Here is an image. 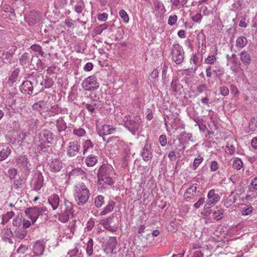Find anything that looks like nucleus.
<instances>
[{"label": "nucleus", "mask_w": 257, "mask_h": 257, "mask_svg": "<svg viewBox=\"0 0 257 257\" xmlns=\"http://www.w3.org/2000/svg\"><path fill=\"white\" fill-rule=\"evenodd\" d=\"M90 196L89 190L83 183L75 187L74 197L78 205H83L87 202Z\"/></svg>", "instance_id": "1"}, {"label": "nucleus", "mask_w": 257, "mask_h": 257, "mask_svg": "<svg viewBox=\"0 0 257 257\" xmlns=\"http://www.w3.org/2000/svg\"><path fill=\"white\" fill-rule=\"evenodd\" d=\"M124 126L133 135H135L138 132L142 123V119L139 115H126L124 117Z\"/></svg>", "instance_id": "2"}, {"label": "nucleus", "mask_w": 257, "mask_h": 257, "mask_svg": "<svg viewBox=\"0 0 257 257\" xmlns=\"http://www.w3.org/2000/svg\"><path fill=\"white\" fill-rule=\"evenodd\" d=\"M61 212L58 214V219L63 223L67 222L69 218L73 215V204L67 200H65L60 206Z\"/></svg>", "instance_id": "3"}, {"label": "nucleus", "mask_w": 257, "mask_h": 257, "mask_svg": "<svg viewBox=\"0 0 257 257\" xmlns=\"http://www.w3.org/2000/svg\"><path fill=\"white\" fill-rule=\"evenodd\" d=\"M184 51L178 43L172 45L171 51V59L176 64H182L184 60Z\"/></svg>", "instance_id": "4"}, {"label": "nucleus", "mask_w": 257, "mask_h": 257, "mask_svg": "<svg viewBox=\"0 0 257 257\" xmlns=\"http://www.w3.org/2000/svg\"><path fill=\"white\" fill-rule=\"evenodd\" d=\"M81 85L83 89L89 91L96 90L99 86V83L94 76H90L85 79L83 81Z\"/></svg>", "instance_id": "5"}, {"label": "nucleus", "mask_w": 257, "mask_h": 257, "mask_svg": "<svg viewBox=\"0 0 257 257\" xmlns=\"http://www.w3.org/2000/svg\"><path fill=\"white\" fill-rule=\"evenodd\" d=\"M45 211V208L43 207H30L25 210V213L31 220L32 223H35L38 217L43 212Z\"/></svg>", "instance_id": "6"}, {"label": "nucleus", "mask_w": 257, "mask_h": 257, "mask_svg": "<svg viewBox=\"0 0 257 257\" xmlns=\"http://www.w3.org/2000/svg\"><path fill=\"white\" fill-rule=\"evenodd\" d=\"M220 198L221 197L217 193V191L211 189L207 194V199L205 207L208 208L213 206L219 201Z\"/></svg>", "instance_id": "7"}, {"label": "nucleus", "mask_w": 257, "mask_h": 257, "mask_svg": "<svg viewBox=\"0 0 257 257\" xmlns=\"http://www.w3.org/2000/svg\"><path fill=\"white\" fill-rule=\"evenodd\" d=\"M40 17L38 12L33 10L25 16V20L29 26H32L39 22Z\"/></svg>", "instance_id": "8"}, {"label": "nucleus", "mask_w": 257, "mask_h": 257, "mask_svg": "<svg viewBox=\"0 0 257 257\" xmlns=\"http://www.w3.org/2000/svg\"><path fill=\"white\" fill-rule=\"evenodd\" d=\"M80 148L81 146L78 142H70L67 148V155L69 157L75 156L79 152Z\"/></svg>", "instance_id": "9"}, {"label": "nucleus", "mask_w": 257, "mask_h": 257, "mask_svg": "<svg viewBox=\"0 0 257 257\" xmlns=\"http://www.w3.org/2000/svg\"><path fill=\"white\" fill-rule=\"evenodd\" d=\"M141 155L144 161H151L153 158V149L150 144L146 142L144 147L142 149Z\"/></svg>", "instance_id": "10"}, {"label": "nucleus", "mask_w": 257, "mask_h": 257, "mask_svg": "<svg viewBox=\"0 0 257 257\" xmlns=\"http://www.w3.org/2000/svg\"><path fill=\"white\" fill-rule=\"evenodd\" d=\"M16 50V47H13L10 49L6 48L0 53V57L4 62H10Z\"/></svg>", "instance_id": "11"}, {"label": "nucleus", "mask_w": 257, "mask_h": 257, "mask_svg": "<svg viewBox=\"0 0 257 257\" xmlns=\"http://www.w3.org/2000/svg\"><path fill=\"white\" fill-rule=\"evenodd\" d=\"M16 165L19 168L22 169H24L25 171L29 170V161L28 156L26 155H22L18 156L15 162Z\"/></svg>", "instance_id": "12"}, {"label": "nucleus", "mask_w": 257, "mask_h": 257, "mask_svg": "<svg viewBox=\"0 0 257 257\" xmlns=\"http://www.w3.org/2000/svg\"><path fill=\"white\" fill-rule=\"evenodd\" d=\"M117 244V241L115 237L110 238L106 242L104 251L106 254H110L115 248Z\"/></svg>", "instance_id": "13"}, {"label": "nucleus", "mask_w": 257, "mask_h": 257, "mask_svg": "<svg viewBox=\"0 0 257 257\" xmlns=\"http://www.w3.org/2000/svg\"><path fill=\"white\" fill-rule=\"evenodd\" d=\"M39 139L45 143L51 144L53 140V134L50 131L44 130L40 133Z\"/></svg>", "instance_id": "14"}, {"label": "nucleus", "mask_w": 257, "mask_h": 257, "mask_svg": "<svg viewBox=\"0 0 257 257\" xmlns=\"http://www.w3.org/2000/svg\"><path fill=\"white\" fill-rule=\"evenodd\" d=\"M34 182V190L38 191L43 186L44 179L43 176L41 173L36 174L34 177L33 180Z\"/></svg>", "instance_id": "15"}, {"label": "nucleus", "mask_w": 257, "mask_h": 257, "mask_svg": "<svg viewBox=\"0 0 257 257\" xmlns=\"http://www.w3.org/2000/svg\"><path fill=\"white\" fill-rule=\"evenodd\" d=\"M107 143L112 147L116 148L115 149L117 150L122 147L125 145L124 142L120 140L117 137L110 138L107 141Z\"/></svg>", "instance_id": "16"}, {"label": "nucleus", "mask_w": 257, "mask_h": 257, "mask_svg": "<svg viewBox=\"0 0 257 257\" xmlns=\"http://www.w3.org/2000/svg\"><path fill=\"white\" fill-rule=\"evenodd\" d=\"M44 245L40 241H36L33 247V256H38L43 254L44 251Z\"/></svg>", "instance_id": "17"}, {"label": "nucleus", "mask_w": 257, "mask_h": 257, "mask_svg": "<svg viewBox=\"0 0 257 257\" xmlns=\"http://www.w3.org/2000/svg\"><path fill=\"white\" fill-rule=\"evenodd\" d=\"M113 217L114 216L112 215L111 216H109L106 218L102 219L100 220V224L106 229L109 231H114L115 230V228L111 225Z\"/></svg>", "instance_id": "18"}, {"label": "nucleus", "mask_w": 257, "mask_h": 257, "mask_svg": "<svg viewBox=\"0 0 257 257\" xmlns=\"http://www.w3.org/2000/svg\"><path fill=\"white\" fill-rule=\"evenodd\" d=\"M20 89L21 92L24 94H31L33 90L32 83L30 81H25L20 86Z\"/></svg>", "instance_id": "19"}, {"label": "nucleus", "mask_w": 257, "mask_h": 257, "mask_svg": "<svg viewBox=\"0 0 257 257\" xmlns=\"http://www.w3.org/2000/svg\"><path fill=\"white\" fill-rule=\"evenodd\" d=\"M50 169L51 171L57 172L60 171L63 167V164L61 160L55 159L50 164Z\"/></svg>", "instance_id": "20"}, {"label": "nucleus", "mask_w": 257, "mask_h": 257, "mask_svg": "<svg viewBox=\"0 0 257 257\" xmlns=\"http://www.w3.org/2000/svg\"><path fill=\"white\" fill-rule=\"evenodd\" d=\"M48 202L53 210H56L59 204L60 198L57 194H54L48 198Z\"/></svg>", "instance_id": "21"}, {"label": "nucleus", "mask_w": 257, "mask_h": 257, "mask_svg": "<svg viewBox=\"0 0 257 257\" xmlns=\"http://www.w3.org/2000/svg\"><path fill=\"white\" fill-rule=\"evenodd\" d=\"M240 59L242 63L245 66H248L251 61L249 53L245 50L242 51L239 54Z\"/></svg>", "instance_id": "22"}, {"label": "nucleus", "mask_w": 257, "mask_h": 257, "mask_svg": "<svg viewBox=\"0 0 257 257\" xmlns=\"http://www.w3.org/2000/svg\"><path fill=\"white\" fill-rule=\"evenodd\" d=\"M197 39L198 40V48H200V45H201L202 48L200 49L199 53H201V55L204 54L206 52V39L205 37L203 34L202 35H197Z\"/></svg>", "instance_id": "23"}, {"label": "nucleus", "mask_w": 257, "mask_h": 257, "mask_svg": "<svg viewBox=\"0 0 257 257\" xmlns=\"http://www.w3.org/2000/svg\"><path fill=\"white\" fill-rule=\"evenodd\" d=\"M116 128L108 125L104 124L101 126L99 130L100 135H108L115 132Z\"/></svg>", "instance_id": "24"}, {"label": "nucleus", "mask_w": 257, "mask_h": 257, "mask_svg": "<svg viewBox=\"0 0 257 257\" xmlns=\"http://www.w3.org/2000/svg\"><path fill=\"white\" fill-rule=\"evenodd\" d=\"M81 250L79 249V245L76 244L73 248L69 250L67 256H68V257H81Z\"/></svg>", "instance_id": "25"}, {"label": "nucleus", "mask_w": 257, "mask_h": 257, "mask_svg": "<svg viewBox=\"0 0 257 257\" xmlns=\"http://www.w3.org/2000/svg\"><path fill=\"white\" fill-rule=\"evenodd\" d=\"M97 157L94 155H88L85 160V164L88 167L94 166L97 162Z\"/></svg>", "instance_id": "26"}, {"label": "nucleus", "mask_w": 257, "mask_h": 257, "mask_svg": "<svg viewBox=\"0 0 257 257\" xmlns=\"http://www.w3.org/2000/svg\"><path fill=\"white\" fill-rule=\"evenodd\" d=\"M197 187L194 185L189 187L185 191L184 197L185 198H192L196 195Z\"/></svg>", "instance_id": "27"}, {"label": "nucleus", "mask_w": 257, "mask_h": 257, "mask_svg": "<svg viewBox=\"0 0 257 257\" xmlns=\"http://www.w3.org/2000/svg\"><path fill=\"white\" fill-rule=\"evenodd\" d=\"M115 205V202L113 201H109L103 210L100 212V215L103 216L111 212L113 210Z\"/></svg>", "instance_id": "28"}, {"label": "nucleus", "mask_w": 257, "mask_h": 257, "mask_svg": "<svg viewBox=\"0 0 257 257\" xmlns=\"http://www.w3.org/2000/svg\"><path fill=\"white\" fill-rule=\"evenodd\" d=\"M224 213V209L220 207L217 206L215 210L213 212V218L216 220H219L222 218Z\"/></svg>", "instance_id": "29"}, {"label": "nucleus", "mask_w": 257, "mask_h": 257, "mask_svg": "<svg viewBox=\"0 0 257 257\" xmlns=\"http://www.w3.org/2000/svg\"><path fill=\"white\" fill-rule=\"evenodd\" d=\"M47 102L44 100H40L35 102L32 105V109L35 110L41 111L42 109L47 107Z\"/></svg>", "instance_id": "30"}, {"label": "nucleus", "mask_w": 257, "mask_h": 257, "mask_svg": "<svg viewBox=\"0 0 257 257\" xmlns=\"http://www.w3.org/2000/svg\"><path fill=\"white\" fill-rule=\"evenodd\" d=\"M85 172L81 168H76L73 169L71 172L69 173V179H70L71 177H73L75 176H84Z\"/></svg>", "instance_id": "31"}, {"label": "nucleus", "mask_w": 257, "mask_h": 257, "mask_svg": "<svg viewBox=\"0 0 257 257\" xmlns=\"http://www.w3.org/2000/svg\"><path fill=\"white\" fill-rule=\"evenodd\" d=\"M233 140H229L227 142V145H226L225 147V152L226 154L232 155L234 153L235 148L233 144Z\"/></svg>", "instance_id": "32"}, {"label": "nucleus", "mask_w": 257, "mask_h": 257, "mask_svg": "<svg viewBox=\"0 0 257 257\" xmlns=\"http://www.w3.org/2000/svg\"><path fill=\"white\" fill-rule=\"evenodd\" d=\"M205 63L207 64L216 65L219 62L217 61V57L216 54H213L208 55L207 57L205 59Z\"/></svg>", "instance_id": "33"}, {"label": "nucleus", "mask_w": 257, "mask_h": 257, "mask_svg": "<svg viewBox=\"0 0 257 257\" xmlns=\"http://www.w3.org/2000/svg\"><path fill=\"white\" fill-rule=\"evenodd\" d=\"M12 152L11 148L8 147L6 149H3L0 151V162L5 160L11 154Z\"/></svg>", "instance_id": "34"}, {"label": "nucleus", "mask_w": 257, "mask_h": 257, "mask_svg": "<svg viewBox=\"0 0 257 257\" xmlns=\"http://www.w3.org/2000/svg\"><path fill=\"white\" fill-rule=\"evenodd\" d=\"M247 43V39L244 36H240L236 40V46L237 47L242 48L244 47Z\"/></svg>", "instance_id": "35"}, {"label": "nucleus", "mask_w": 257, "mask_h": 257, "mask_svg": "<svg viewBox=\"0 0 257 257\" xmlns=\"http://www.w3.org/2000/svg\"><path fill=\"white\" fill-rule=\"evenodd\" d=\"M30 55L28 53H24L20 58L19 62L21 65L24 66L29 63Z\"/></svg>", "instance_id": "36"}, {"label": "nucleus", "mask_w": 257, "mask_h": 257, "mask_svg": "<svg viewBox=\"0 0 257 257\" xmlns=\"http://www.w3.org/2000/svg\"><path fill=\"white\" fill-rule=\"evenodd\" d=\"M93 144L90 140H86L83 143V155L87 153L88 151H90V149H92L93 148Z\"/></svg>", "instance_id": "37"}, {"label": "nucleus", "mask_w": 257, "mask_h": 257, "mask_svg": "<svg viewBox=\"0 0 257 257\" xmlns=\"http://www.w3.org/2000/svg\"><path fill=\"white\" fill-rule=\"evenodd\" d=\"M212 71L216 74L217 76H222L224 74V72L222 68L221 67L219 63L217 64L212 66Z\"/></svg>", "instance_id": "38"}, {"label": "nucleus", "mask_w": 257, "mask_h": 257, "mask_svg": "<svg viewBox=\"0 0 257 257\" xmlns=\"http://www.w3.org/2000/svg\"><path fill=\"white\" fill-rule=\"evenodd\" d=\"M98 181L99 182L103 181L104 183L106 184H108L109 185H111L113 184V181L112 179L108 176H107L106 175H99L98 176Z\"/></svg>", "instance_id": "39"}, {"label": "nucleus", "mask_w": 257, "mask_h": 257, "mask_svg": "<svg viewBox=\"0 0 257 257\" xmlns=\"http://www.w3.org/2000/svg\"><path fill=\"white\" fill-rule=\"evenodd\" d=\"M93 241L91 238H89V239L86 244V251L87 255L90 256L93 252Z\"/></svg>", "instance_id": "40"}, {"label": "nucleus", "mask_w": 257, "mask_h": 257, "mask_svg": "<svg viewBox=\"0 0 257 257\" xmlns=\"http://www.w3.org/2000/svg\"><path fill=\"white\" fill-rule=\"evenodd\" d=\"M56 125L59 132L65 130L67 127L66 123L61 117H60L58 119H57Z\"/></svg>", "instance_id": "41"}, {"label": "nucleus", "mask_w": 257, "mask_h": 257, "mask_svg": "<svg viewBox=\"0 0 257 257\" xmlns=\"http://www.w3.org/2000/svg\"><path fill=\"white\" fill-rule=\"evenodd\" d=\"M14 212L13 211L7 212L6 214L2 215V224H6L14 216Z\"/></svg>", "instance_id": "42"}, {"label": "nucleus", "mask_w": 257, "mask_h": 257, "mask_svg": "<svg viewBox=\"0 0 257 257\" xmlns=\"http://www.w3.org/2000/svg\"><path fill=\"white\" fill-rule=\"evenodd\" d=\"M104 197L99 195L95 197L94 204L96 207L100 208L104 204Z\"/></svg>", "instance_id": "43"}, {"label": "nucleus", "mask_w": 257, "mask_h": 257, "mask_svg": "<svg viewBox=\"0 0 257 257\" xmlns=\"http://www.w3.org/2000/svg\"><path fill=\"white\" fill-rule=\"evenodd\" d=\"M233 194V192L231 193V194L226 198L224 202V206L227 208H228L231 206V205L235 202V199L232 196Z\"/></svg>", "instance_id": "44"}, {"label": "nucleus", "mask_w": 257, "mask_h": 257, "mask_svg": "<svg viewBox=\"0 0 257 257\" xmlns=\"http://www.w3.org/2000/svg\"><path fill=\"white\" fill-rule=\"evenodd\" d=\"M85 5L82 1L78 2L74 7V10L77 13H81L85 9Z\"/></svg>", "instance_id": "45"}, {"label": "nucleus", "mask_w": 257, "mask_h": 257, "mask_svg": "<svg viewBox=\"0 0 257 257\" xmlns=\"http://www.w3.org/2000/svg\"><path fill=\"white\" fill-rule=\"evenodd\" d=\"M62 111L61 108H60L58 104H55L54 106L51 107L49 110V112L50 115L53 116L57 114Z\"/></svg>", "instance_id": "46"}, {"label": "nucleus", "mask_w": 257, "mask_h": 257, "mask_svg": "<svg viewBox=\"0 0 257 257\" xmlns=\"http://www.w3.org/2000/svg\"><path fill=\"white\" fill-rule=\"evenodd\" d=\"M203 161V158L201 155H198L197 158H196L194 160L192 168L193 170H196L199 165Z\"/></svg>", "instance_id": "47"}, {"label": "nucleus", "mask_w": 257, "mask_h": 257, "mask_svg": "<svg viewBox=\"0 0 257 257\" xmlns=\"http://www.w3.org/2000/svg\"><path fill=\"white\" fill-rule=\"evenodd\" d=\"M73 135L78 137H82L84 136L86 134L85 131L80 127L75 128L73 130Z\"/></svg>", "instance_id": "48"}, {"label": "nucleus", "mask_w": 257, "mask_h": 257, "mask_svg": "<svg viewBox=\"0 0 257 257\" xmlns=\"http://www.w3.org/2000/svg\"><path fill=\"white\" fill-rule=\"evenodd\" d=\"M107 27V25L104 23L96 27L94 29V32L95 34L100 35L102 33L103 31L106 29Z\"/></svg>", "instance_id": "49"}, {"label": "nucleus", "mask_w": 257, "mask_h": 257, "mask_svg": "<svg viewBox=\"0 0 257 257\" xmlns=\"http://www.w3.org/2000/svg\"><path fill=\"white\" fill-rule=\"evenodd\" d=\"M253 208L249 205H245L242 209L241 214L242 215H248L252 212Z\"/></svg>", "instance_id": "50"}, {"label": "nucleus", "mask_w": 257, "mask_h": 257, "mask_svg": "<svg viewBox=\"0 0 257 257\" xmlns=\"http://www.w3.org/2000/svg\"><path fill=\"white\" fill-rule=\"evenodd\" d=\"M232 167L237 170H240L243 167V163L240 159L236 158L232 163Z\"/></svg>", "instance_id": "51"}, {"label": "nucleus", "mask_w": 257, "mask_h": 257, "mask_svg": "<svg viewBox=\"0 0 257 257\" xmlns=\"http://www.w3.org/2000/svg\"><path fill=\"white\" fill-rule=\"evenodd\" d=\"M31 49L35 52H39V54L41 56H43L44 52L43 51L42 48L41 46L38 44H34L31 46Z\"/></svg>", "instance_id": "52"}, {"label": "nucleus", "mask_w": 257, "mask_h": 257, "mask_svg": "<svg viewBox=\"0 0 257 257\" xmlns=\"http://www.w3.org/2000/svg\"><path fill=\"white\" fill-rule=\"evenodd\" d=\"M38 120L36 118H31L30 119L28 123L30 125V127L32 129L36 128L38 126Z\"/></svg>", "instance_id": "53"}, {"label": "nucleus", "mask_w": 257, "mask_h": 257, "mask_svg": "<svg viewBox=\"0 0 257 257\" xmlns=\"http://www.w3.org/2000/svg\"><path fill=\"white\" fill-rule=\"evenodd\" d=\"M178 17L176 15H171L169 17L168 24L171 26L174 25L177 21Z\"/></svg>", "instance_id": "54"}, {"label": "nucleus", "mask_w": 257, "mask_h": 257, "mask_svg": "<svg viewBox=\"0 0 257 257\" xmlns=\"http://www.w3.org/2000/svg\"><path fill=\"white\" fill-rule=\"evenodd\" d=\"M119 16L123 20L124 22L128 23L129 21V17L126 12L124 10H121L119 12Z\"/></svg>", "instance_id": "55"}, {"label": "nucleus", "mask_w": 257, "mask_h": 257, "mask_svg": "<svg viewBox=\"0 0 257 257\" xmlns=\"http://www.w3.org/2000/svg\"><path fill=\"white\" fill-rule=\"evenodd\" d=\"M17 174V170L15 168H11L8 170V175L11 179H14Z\"/></svg>", "instance_id": "56"}, {"label": "nucleus", "mask_w": 257, "mask_h": 257, "mask_svg": "<svg viewBox=\"0 0 257 257\" xmlns=\"http://www.w3.org/2000/svg\"><path fill=\"white\" fill-rule=\"evenodd\" d=\"M159 142L162 147H165L167 143V140L166 136L164 135H162L159 137Z\"/></svg>", "instance_id": "57"}, {"label": "nucleus", "mask_w": 257, "mask_h": 257, "mask_svg": "<svg viewBox=\"0 0 257 257\" xmlns=\"http://www.w3.org/2000/svg\"><path fill=\"white\" fill-rule=\"evenodd\" d=\"M168 67L167 64L165 63L163 64L162 67V79L165 80L166 79V75L168 71Z\"/></svg>", "instance_id": "58"}, {"label": "nucleus", "mask_w": 257, "mask_h": 257, "mask_svg": "<svg viewBox=\"0 0 257 257\" xmlns=\"http://www.w3.org/2000/svg\"><path fill=\"white\" fill-rule=\"evenodd\" d=\"M246 16H243L240 18L239 26L240 27L246 28L247 27V23L245 22Z\"/></svg>", "instance_id": "59"}, {"label": "nucleus", "mask_w": 257, "mask_h": 257, "mask_svg": "<svg viewBox=\"0 0 257 257\" xmlns=\"http://www.w3.org/2000/svg\"><path fill=\"white\" fill-rule=\"evenodd\" d=\"M205 202V198H200L197 202H196L194 204V207L196 208V209H198Z\"/></svg>", "instance_id": "60"}, {"label": "nucleus", "mask_w": 257, "mask_h": 257, "mask_svg": "<svg viewBox=\"0 0 257 257\" xmlns=\"http://www.w3.org/2000/svg\"><path fill=\"white\" fill-rule=\"evenodd\" d=\"M26 235L27 231L25 230H20L17 233V237L21 239L24 238Z\"/></svg>", "instance_id": "61"}, {"label": "nucleus", "mask_w": 257, "mask_h": 257, "mask_svg": "<svg viewBox=\"0 0 257 257\" xmlns=\"http://www.w3.org/2000/svg\"><path fill=\"white\" fill-rule=\"evenodd\" d=\"M218 169V164L217 161H213L210 164V170L211 171H215Z\"/></svg>", "instance_id": "62"}, {"label": "nucleus", "mask_w": 257, "mask_h": 257, "mask_svg": "<svg viewBox=\"0 0 257 257\" xmlns=\"http://www.w3.org/2000/svg\"><path fill=\"white\" fill-rule=\"evenodd\" d=\"M21 218L19 216H17L13 219V224L15 226H20L21 225Z\"/></svg>", "instance_id": "63"}, {"label": "nucleus", "mask_w": 257, "mask_h": 257, "mask_svg": "<svg viewBox=\"0 0 257 257\" xmlns=\"http://www.w3.org/2000/svg\"><path fill=\"white\" fill-rule=\"evenodd\" d=\"M28 247L26 245L21 244L17 249L18 253L21 254H24L25 252L27 250Z\"/></svg>", "instance_id": "64"}]
</instances>
